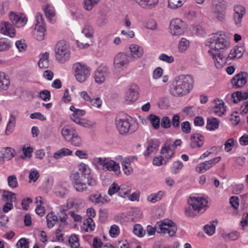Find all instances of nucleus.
<instances>
[{
	"instance_id": "13d9d810",
	"label": "nucleus",
	"mask_w": 248,
	"mask_h": 248,
	"mask_svg": "<svg viewBox=\"0 0 248 248\" xmlns=\"http://www.w3.org/2000/svg\"><path fill=\"white\" fill-rule=\"evenodd\" d=\"M119 186H120L116 183H112L110 186H109L108 193L109 196H112L113 195L116 194V193H119Z\"/></svg>"
},
{
	"instance_id": "4be33fe9",
	"label": "nucleus",
	"mask_w": 248,
	"mask_h": 248,
	"mask_svg": "<svg viewBox=\"0 0 248 248\" xmlns=\"http://www.w3.org/2000/svg\"><path fill=\"white\" fill-rule=\"evenodd\" d=\"M0 33L12 38L15 36L16 31L11 24L5 22L0 25Z\"/></svg>"
},
{
	"instance_id": "f3484780",
	"label": "nucleus",
	"mask_w": 248,
	"mask_h": 248,
	"mask_svg": "<svg viewBox=\"0 0 248 248\" xmlns=\"http://www.w3.org/2000/svg\"><path fill=\"white\" fill-rule=\"evenodd\" d=\"M233 10V19L235 25L239 28L241 26L242 19L246 14V10L245 7L240 4L235 5Z\"/></svg>"
},
{
	"instance_id": "5701e85b",
	"label": "nucleus",
	"mask_w": 248,
	"mask_h": 248,
	"mask_svg": "<svg viewBox=\"0 0 248 248\" xmlns=\"http://www.w3.org/2000/svg\"><path fill=\"white\" fill-rule=\"evenodd\" d=\"M190 147L192 148H200L204 143V137L199 133L192 134L190 136Z\"/></svg>"
},
{
	"instance_id": "7c9ffc66",
	"label": "nucleus",
	"mask_w": 248,
	"mask_h": 248,
	"mask_svg": "<svg viewBox=\"0 0 248 248\" xmlns=\"http://www.w3.org/2000/svg\"><path fill=\"white\" fill-rule=\"evenodd\" d=\"M131 57L134 58H140L143 55V49L138 45L132 44L129 47Z\"/></svg>"
},
{
	"instance_id": "2eb2a0df",
	"label": "nucleus",
	"mask_w": 248,
	"mask_h": 248,
	"mask_svg": "<svg viewBox=\"0 0 248 248\" xmlns=\"http://www.w3.org/2000/svg\"><path fill=\"white\" fill-rule=\"evenodd\" d=\"M138 86L135 83L129 85L125 91L124 98L127 104L132 103L139 98Z\"/></svg>"
},
{
	"instance_id": "c85d7f7f",
	"label": "nucleus",
	"mask_w": 248,
	"mask_h": 248,
	"mask_svg": "<svg viewBox=\"0 0 248 248\" xmlns=\"http://www.w3.org/2000/svg\"><path fill=\"white\" fill-rule=\"evenodd\" d=\"M10 85V79L8 75L5 72L0 71V89L7 90Z\"/></svg>"
},
{
	"instance_id": "39448f33",
	"label": "nucleus",
	"mask_w": 248,
	"mask_h": 248,
	"mask_svg": "<svg viewBox=\"0 0 248 248\" xmlns=\"http://www.w3.org/2000/svg\"><path fill=\"white\" fill-rule=\"evenodd\" d=\"M155 226L158 232L167 233L170 237L174 236L177 230L176 224L169 219H164L157 221Z\"/></svg>"
},
{
	"instance_id": "6ab92c4d",
	"label": "nucleus",
	"mask_w": 248,
	"mask_h": 248,
	"mask_svg": "<svg viewBox=\"0 0 248 248\" xmlns=\"http://www.w3.org/2000/svg\"><path fill=\"white\" fill-rule=\"evenodd\" d=\"M248 75L246 72H241L235 75L232 79V84L235 88L243 87L247 82Z\"/></svg>"
},
{
	"instance_id": "79ce46f5",
	"label": "nucleus",
	"mask_w": 248,
	"mask_h": 248,
	"mask_svg": "<svg viewBox=\"0 0 248 248\" xmlns=\"http://www.w3.org/2000/svg\"><path fill=\"white\" fill-rule=\"evenodd\" d=\"M12 42L7 38H0V52L6 51L11 47Z\"/></svg>"
},
{
	"instance_id": "c9c22d12",
	"label": "nucleus",
	"mask_w": 248,
	"mask_h": 248,
	"mask_svg": "<svg viewBox=\"0 0 248 248\" xmlns=\"http://www.w3.org/2000/svg\"><path fill=\"white\" fill-rule=\"evenodd\" d=\"M217 224V221H213L205 225L203 227L204 232L209 236H212L215 233L216 226Z\"/></svg>"
},
{
	"instance_id": "09e8293b",
	"label": "nucleus",
	"mask_w": 248,
	"mask_h": 248,
	"mask_svg": "<svg viewBox=\"0 0 248 248\" xmlns=\"http://www.w3.org/2000/svg\"><path fill=\"white\" fill-rule=\"evenodd\" d=\"M148 118L155 129H157L159 127L160 119L159 116L151 114Z\"/></svg>"
},
{
	"instance_id": "49530a36",
	"label": "nucleus",
	"mask_w": 248,
	"mask_h": 248,
	"mask_svg": "<svg viewBox=\"0 0 248 248\" xmlns=\"http://www.w3.org/2000/svg\"><path fill=\"white\" fill-rule=\"evenodd\" d=\"M2 199L7 202H13L16 200V196L14 193L9 191L4 190L2 194Z\"/></svg>"
},
{
	"instance_id": "1a4fd4ad",
	"label": "nucleus",
	"mask_w": 248,
	"mask_h": 248,
	"mask_svg": "<svg viewBox=\"0 0 248 248\" xmlns=\"http://www.w3.org/2000/svg\"><path fill=\"white\" fill-rule=\"evenodd\" d=\"M35 27L33 31L34 38L38 41L44 39L46 35V26L43 18L42 15L38 13L35 16Z\"/></svg>"
},
{
	"instance_id": "5fc2aeb1",
	"label": "nucleus",
	"mask_w": 248,
	"mask_h": 248,
	"mask_svg": "<svg viewBox=\"0 0 248 248\" xmlns=\"http://www.w3.org/2000/svg\"><path fill=\"white\" fill-rule=\"evenodd\" d=\"M141 8L148 9L154 7L158 3V0H144Z\"/></svg>"
},
{
	"instance_id": "0eeeda50",
	"label": "nucleus",
	"mask_w": 248,
	"mask_h": 248,
	"mask_svg": "<svg viewBox=\"0 0 248 248\" xmlns=\"http://www.w3.org/2000/svg\"><path fill=\"white\" fill-rule=\"evenodd\" d=\"M93 162L96 166H100L106 170H120L119 163L110 157H95Z\"/></svg>"
},
{
	"instance_id": "a19ab883",
	"label": "nucleus",
	"mask_w": 248,
	"mask_h": 248,
	"mask_svg": "<svg viewBox=\"0 0 248 248\" xmlns=\"http://www.w3.org/2000/svg\"><path fill=\"white\" fill-rule=\"evenodd\" d=\"M164 195V192L162 191H160L155 193H153L150 195L147 200L149 202L152 203H155L156 202L160 201Z\"/></svg>"
},
{
	"instance_id": "cd10ccee",
	"label": "nucleus",
	"mask_w": 248,
	"mask_h": 248,
	"mask_svg": "<svg viewBox=\"0 0 248 248\" xmlns=\"http://www.w3.org/2000/svg\"><path fill=\"white\" fill-rule=\"evenodd\" d=\"M245 48L243 46H235L232 49L228 55L229 60H232L234 58L239 59L243 56Z\"/></svg>"
},
{
	"instance_id": "ddd939ff",
	"label": "nucleus",
	"mask_w": 248,
	"mask_h": 248,
	"mask_svg": "<svg viewBox=\"0 0 248 248\" xmlns=\"http://www.w3.org/2000/svg\"><path fill=\"white\" fill-rule=\"evenodd\" d=\"M227 4L224 1L218 2L214 5L213 14L215 17L220 21L226 19Z\"/></svg>"
},
{
	"instance_id": "f704fd0d",
	"label": "nucleus",
	"mask_w": 248,
	"mask_h": 248,
	"mask_svg": "<svg viewBox=\"0 0 248 248\" xmlns=\"http://www.w3.org/2000/svg\"><path fill=\"white\" fill-rule=\"evenodd\" d=\"M40 60L38 62V66L40 68L46 69L49 67V56L48 52H45L42 54Z\"/></svg>"
},
{
	"instance_id": "dca6fc26",
	"label": "nucleus",
	"mask_w": 248,
	"mask_h": 248,
	"mask_svg": "<svg viewBox=\"0 0 248 248\" xmlns=\"http://www.w3.org/2000/svg\"><path fill=\"white\" fill-rule=\"evenodd\" d=\"M9 18L12 23L17 28L24 26L28 21L27 17L22 13L11 12L9 14Z\"/></svg>"
},
{
	"instance_id": "bf43d9fd",
	"label": "nucleus",
	"mask_w": 248,
	"mask_h": 248,
	"mask_svg": "<svg viewBox=\"0 0 248 248\" xmlns=\"http://www.w3.org/2000/svg\"><path fill=\"white\" fill-rule=\"evenodd\" d=\"M101 199L102 196L99 193L92 194L89 197V200L95 204H100L102 203L101 200Z\"/></svg>"
},
{
	"instance_id": "9d476101",
	"label": "nucleus",
	"mask_w": 248,
	"mask_h": 248,
	"mask_svg": "<svg viewBox=\"0 0 248 248\" xmlns=\"http://www.w3.org/2000/svg\"><path fill=\"white\" fill-rule=\"evenodd\" d=\"M186 24L181 19H172L170 24V32L172 36H179L183 35L186 30Z\"/></svg>"
},
{
	"instance_id": "f8f14e48",
	"label": "nucleus",
	"mask_w": 248,
	"mask_h": 248,
	"mask_svg": "<svg viewBox=\"0 0 248 248\" xmlns=\"http://www.w3.org/2000/svg\"><path fill=\"white\" fill-rule=\"evenodd\" d=\"M132 61V57L124 52L118 53L114 57L113 64L115 68L123 70L127 67Z\"/></svg>"
},
{
	"instance_id": "bb28decb",
	"label": "nucleus",
	"mask_w": 248,
	"mask_h": 248,
	"mask_svg": "<svg viewBox=\"0 0 248 248\" xmlns=\"http://www.w3.org/2000/svg\"><path fill=\"white\" fill-rule=\"evenodd\" d=\"M159 142L157 140H151L148 141L146 151L144 152L145 156H149L154 152L158 150L159 147Z\"/></svg>"
},
{
	"instance_id": "0e129e2a",
	"label": "nucleus",
	"mask_w": 248,
	"mask_h": 248,
	"mask_svg": "<svg viewBox=\"0 0 248 248\" xmlns=\"http://www.w3.org/2000/svg\"><path fill=\"white\" fill-rule=\"evenodd\" d=\"M234 145V140L230 138L226 140L224 143V150L227 152H230Z\"/></svg>"
},
{
	"instance_id": "4c0bfd02",
	"label": "nucleus",
	"mask_w": 248,
	"mask_h": 248,
	"mask_svg": "<svg viewBox=\"0 0 248 248\" xmlns=\"http://www.w3.org/2000/svg\"><path fill=\"white\" fill-rule=\"evenodd\" d=\"M76 131V130L73 127L65 126L62 128L61 134L65 140H69L71 138V136L72 137Z\"/></svg>"
},
{
	"instance_id": "c03bdc74",
	"label": "nucleus",
	"mask_w": 248,
	"mask_h": 248,
	"mask_svg": "<svg viewBox=\"0 0 248 248\" xmlns=\"http://www.w3.org/2000/svg\"><path fill=\"white\" fill-rule=\"evenodd\" d=\"M76 123L79 124L83 127L87 128L93 127L96 125V123L94 122H91L88 120L81 118L80 119H75Z\"/></svg>"
},
{
	"instance_id": "603ef678",
	"label": "nucleus",
	"mask_w": 248,
	"mask_h": 248,
	"mask_svg": "<svg viewBox=\"0 0 248 248\" xmlns=\"http://www.w3.org/2000/svg\"><path fill=\"white\" fill-rule=\"evenodd\" d=\"M120 233V227L116 225L113 224L110 227L109 230V234L112 238H116L119 235Z\"/></svg>"
},
{
	"instance_id": "8fccbe9b",
	"label": "nucleus",
	"mask_w": 248,
	"mask_h": 248,
	"mask_svg": "<svg viewBox=\"0 0 248 248\" xmlns=\"http://www.w3.org/2000/svg\"><path fill=\"white\" fill-rule=\"evenodd\" d=\"M44 11L46 17L48 19L50 22L51 19L55 16V12L54 8L50 5H46L44 8Z\"/></svg>"
},
{
	"instance_id": "a878e982",
	"label": "nucleus",
	"mask_w": 248,
	"mask_h": 248,
	"mask_svg": "<svg viewBox=\"0 0 248 248\" xmlns=\"http://www.w3.org/2000/svg\"><path fill=\"white\" fill-rule=\"evenodd\" d=\"M221 159L220 157H217L209 161H205L200 163L197 167V170H207L213 166L217 163Z\"/></svg>"
},
{
	"instance_id": "052dcab7",
	"label": "nucleus",
	"mask_w": 248,
	"mask_h": 248,
	"mask_svg": "<svg viewBox=\"0 0 248 248\" xmlns=\"http://www.w3.org/2000/svg\"><path fill=\"white\" fill-rule=\"evenodd\" d=\"M88 104L94 107L100 108L102 106V100L98 97L95 98L91 97Z\"/></svg>"
},
{
	"instance_id": "58836bf2",
	"label": "nucleus",
	"mask_w": 248,
	"mask_h": 248,
	"mask_svg": "<svg viewBox=\"0 0 248 248\" xmlns=\"http://www.w3.org/2000/svg\"><path fill=\"white\" fill-rule=\"evenodd\" d=\"M72 155V151L66 148H63L56 151L53 155V157L58 159L65 156L71 155Z\"/></svg>"
},
{
	"instance_id": "4468645a",
	"label": "nucleus",
	"mask_w": 248,
	"mask_h": 248,
	"mask_svg": "<svg viewBox=\"0 0 248 248\" xmlns=\"http://www.w3.org/2000/svg\"><path fill=\"white\" fill-rule=\"evenodd\" d=\"M208 53L214 60L216 67L218 69L222 68L228 62L229 58L227 54L217 53V52H214L213 50H209Z\"/></svg>"
},
{
	"instance_id": "f03ea898",
	"label": "nucleus",
	"mask_w": 248,
	"mask_h": 248,
	"mask_svg": "<svg viewBox=\"0 0 248 248\" xmlns=\"http://www.w3.org/2000/svg\"><path fill=\"white\" fill-rule=\"evenodd\" d=\"M194 79L189 74H180L175 76L172 81L170 93L174 96H183L190 93L193 88Z\"/></svg>"
},
{
	"instance_id": "473e14b6",
	"label": "nucleus",
	"mask_w": 248,
	"mask_h": 248,
	"mask_svg": "<svg viewBox=\"0 0 248 248\" xmlns=\"http://www.w3.org/2000/svg\"><path fill=\"white\" fill-rule=\"evenodd\" d=\"M118 196L123 198H126L129 196L131 191L130 185L124 184L119 186Z\"/></svg>"
},
{
	"instance_id": "3c124183",
	"label": "nucleus",
	"mask_w": 248,
	"mask_h": 248,
	"mask_svg": "<svg viewBox=\"0 0 248 248\" xmlns=\"http://www.w3.org/2000/svg\"><path fill=\"white\" fill-rule=\"evenodd\" d=\"M70 139L71 140V143L73 145L77 147L81 146L82 144V139L76 132L73 134Z\"/></svg>"
},
{
	"instance_id": "393cba45",
	"label": "nucleus",
	"mask_w": 248,
	"mask_h": 248,
	"mask_svg": "<svg viewBox=\"0 0 248 248\" xmlns=\"http://www.w3.org/2000/svg\"><path fill=\"white\" fill-rule=\"evenodd\" d=\"M0 154V157L4 162L5 160H10L13 158L16 155V152L14 149L10 147H6L1 149Z\"/></svg>"
},
{
	"instance_id": "de8ad7c7",
	"label": "nucleus",
	"mask_w": 248,
	"mask_h": 248,
	"mask_svg": "<svg viewBox=\"0 0 248 248\" xmlns=\"http://www.w3.org/2000/svg\"><path fill=\"white\" fill-rule=\"evenodd\" d=\"M223 237L227 241H235L240 237V233L236 231L222 234Z\"/></svg>"
},
{
	"instance_id": "2f4dec72",
	"label": "nucleus",
	"mask_w": 248,
	"mask_h": 248,
	"mask_svg": "<svg viewBox=\"0 0 248 248\" xmlns=\"http://www.w3.org/2000/svg\"><path fill=\"white\" fill-rule=\"evenodd\" d=\"M95 227V223L93 219L87 218L86 219L81 226V230L86 232H92Z\"/></svg>"
},
{
	"instance_id": "b1692460",
	"label": "nucleus",
	"mask_w": 248,
	"mask_h": 248,
	"mask_svg": "<svg viewBox=\"0 0 248 248\" xmlns=\"http://www.w3.org/2000/svg\"><path fill=\"white\" fill-rule=\"evenodd\" d=\"M17 115L18 111L17 110H14L11 113L10 119L5 130V133L7 135H10L14 131L16 125V118Z\"/></svg>"
},
{
	"instance_id": "20e7f679",
	"label": "nucleus",
	"mask_w": 248,
	"mask_h": 248,
	"mask_svg": "<svg viewBox=\"0 0 248 248\" xmlns=\"http://www.w3.org/2000/svg\"><path fill=\"white\" fill-rule=\"evenodd\" d=\"M206 44L213 50L214 52L225 50L230 47V43L223 31H218L212 34L206 42Z\"/></svg>"
},
{
	"instance_id": "4d7b16f0",
	"label": "nucleus",
	"mask_w": 248,
	"mask_h": 248,
	"mask_svg": "<svg viewBox=\"0 0 248 248\" xmlns=\"http://www.w3.org/2000/svg\"><path fill=\"white\" fill-rule=\"evenodd\" d=\"M99 0H84V8L87 10H91L96 5Z\"/></svg>"
},
{
	"instance_id": "6e6552de",
	"label": "nucleus",
	"mask_w": 248,
	"mask_h": 248,
	"mask_svg": "<svg viewBox=\"0 0 248 248\" xmlns=\"http://www.w3.org/2000/svg\"><path fill=\"white\" fill-rule=\"evenodd\" d=\"M55 52L57 60L61 63L64 62L70 56V51L64 40L57 42L55 47Z\"/></svg>"
},
{
	"instance_id": "423d86ee",
	"label": "nucleus",
	"mask_w": 248,
	"mask_h": 248,
	"mask_svg": "<svg viewBox=\"0 0 248 248\" xmlns=\"http://www.w3.org/2000/svg\"><path fill=\"white\" fill-rule=\"evenodd\" d=\"M73 68L76 79L81 83L87 80L91 72V68L83 62H76L73 64Z\"/></svg>"
},
{
	"instance_id": "ea45409f",
	"label": "nucleus",
	"mask_w": 248,
	"mask_h": 248,
	"mask_svg": "<svg viewBox=\"0 0 248 248\" xmlns=\"http://www.w3.org/2000/svg\"><path fill=\"white\" fill-rule=\"evenodd\" d=\"M58 221V217L53 212L49 213L46 216L47 225L48 228H52Z\"/></svg>"
},
{
	"instance_id": "aec40b11",
	"label": "nucleus",
	"mask_w": 248,
	"mask_h": 248,
	"mask_svg": "<svg viewBox=\"0 0 248 248\" xmlns=\"http://www.w3.org/2000/svg\"><path fill=\"white\" fill-rule=\"evenodd\" d=\"M175 150L173 148L171 143L166 141L160 151V154L164 158L169 159L175 155Z\"/></svg>"
},
{
	"instance_id": "864d4df0",
	"label": "nucleus",
	"mask_w": 248,
	"mask_h": 248,
	"mask_svg": "<svg viewBox=\"0 0 248 248\" xmlns=\"http://www.w3.org/2000/svg\"><path fill=\"white\" fill-rule=\"evenodd\" d=\"M69 244L72 248H78L80 244L78 235L76 234L72 235L69 239Z\"/></svg>"
},
{
	"instance_id": "6e6d98bb",
	"label": "nucleus",
	"mask_w": 248,
	"mask_h": 248,
	"mask_svg": "<svg viewBox=\"0 0 248 248\" xmlns=\"http://www.w3.org/2000/svg\"><path fill=\"white\" fill-rule=\"evenodd\" d=\"M133 232L139 237H142L145 232L140 224H137L133 227Z\"/></svg>"
},
{
	"instance_id": "72a5a7b5",
	"label": "nucleus",
	"mask_w": 248,
	"mask_h": 248,
	"mask_svg": "<svg viewBox=\"0 0 248 248\" xmlns=\"http://www.w3.org/2000/svg\"><path fill=\"white\" fill-rule=\"evenodd\" d=\"M220 121L214 117H210L207 119L206 128L210 131L215 130L219 127Z\"/></svg>"
},
{
	"instance_id": "a18cd8bd",
	"label": "nucleus",
	"mask_w": 248,
	"mask_h": 248,
	"mask_svg": "<svg viewBox=\"0 0 248 248\" xmlns=\"http://www.w3.org/2000/svg\"><path fill=\"white\" fill-rule=\"evenodd\" d=\"M189 46V42L185 38H182L178 46V51L180 52L186 51Z\"/></svg>"
},
{
	"instance_id": "a211bd4d",
	"label": "nucleus",
	"mask_w": 248,
	"mask_h": 248,
	"mask_svg": "<svg viewBox=\"0 0 248 248\" xmlns=\"http://www.w3.org/2000/svg\"><path fill=\"white\" fill-rule=\"evenodd\" d=\"M108 75L109 69L108 67L101 65L94 72V78L95 81L98 84H101L105 81Z\"/></svg>"
},
{
	"instance_id": "774afa93",
	"label": "nucleus",
	"mask_w": 248,
	"mask_h": 248,
	"mask_svg": "<svg viewBox=\"0 0 248 248\" xmlns=\"http://www.w3.org/2000/svg\"><path fill=\"white\" fill-rule=\"evenodd\" d=\"M9 186L11 188H15L17 186L18 183L16 177L15 175H10L8 178Z\"/></svg>"
},
{
	"instance_id": "7ed1b4c3",
	"label": "nucleus",
	"mask_w": 248,
	"mask_h": 248,
	"mask_svg": "<svg viewBox=\"0 0 248 248\" xmlns=\"http://www.w3.org/2000/svg\"><path fill=\"white\" fill-rule=\"evenodd\" d=\"M70 178L74 188L78 192L86 191L88 186H94L97 184V178L88 171H75Z\"/></svg>"
},
{
	"instance_id": "37998d69",
	"label": "nucleus",
	"mask_w": 248,
	"mask_h": 248,
	"mask_svg": "<svg viewBox=\"0 0 248 248\" xmlns=\"http://www.w3.org/2000/svg\"><path fill=\"white\" fill-rule=\"evenodd\" d=\"M186 0H168V7L172 9H176L182 7Z\"/></svg>"
},
{
	"instance_id": "e2e57ef3",
	"label": "nucleus",
	"mask_w": 248,
	"mask_h": 248,
	"mask_svg": "<svg viewBox=\"0 0 248 248\" xmlns=\"http://www.w3.org/2000/svg\"><path fill=\"white\" fill-rule=\"evenodd\" d=\"M16 246L17 248H29L28 240L25 238H21L17 241Z\"/></svg>"
},
{
	"instance_id": "680f3d73",
	"label": "nucleus",
	"mask_w": 248,
	"mask_h": 248,
	"mask_svg": "<svg viewBox=\"0 0 248 248\" xmlns=\"http://www.w3.org/2000/svg\"><path fill=\"white\" fill-rule=\"evenodd\" d=\"M244 95L248 96V94L246 93H242L241 92H237L232 93V97L233 98V102L235 103H237L238 101L244 99Z\"/></svg>"
},
{
	"instance_id": "e433bc0d",
	"label": "nucleus",
	"mask_w": 248,
	"mask_h": 248,
	"mask_svg": "<svg viewBox=\"0 0 248 248\" xmlns=\"http://www.w3.org/2000/svg\"><path fill=\"white\" fill-rule=\"evenodd\" d=\"M70 110L73 112V114L71 116V119L75 122H76L75 119H80V117L83 116L85 114V111L83 109H78L76 108L74 106H71L70 107Z\"/></svg>"
},
{
	"instance_id": "338daca9",
	"label": "nucleus",
	"mask_w": 248,
	"mask_h": 248,
	"mask_svg": "<svg viewBox=\"0 0 248 248\" xmlns=\"http://www.w3.org/2000/svg\"><path fill=\"white\" fill-rule=\"evenodd\" d=\"M181 129L183 132L186 134L190 133L191 130V125L188 121H185L181 124Z\"/></svg>"
},
{
	"instance_id": "69168bd1",
	"label": "nucleus",
	"mask_w": 248,
	"mask_h": 248,
	"mask_svg": "<svg viewBox=\"0 0 248 248\" xmlns=\"http://www.w3.org/2000/svg\"><path fill=\"white\" fill-rule=\"evenodd\" d=\"M82 32L87 37L89 38L93 36V29L91 26L87 25L84 27Z\"/></svg>"
},
{
	"instance_id": "f257e3e1",
	"label": "nucleus",
	"mask_w": 248,
	"mask_h": 248,
	"mask_svg": "<svg viewBox=\"0 0 248 248\" xmlns=\"http://www.w3.org/2000/svg\"><path fill=\"white\" fill-rule=\"evenodd\" d=\"M209 199L203 194H193L187 199L184 209L185 215L193 218L201 212H204L209 206Z\"/></svg>"
},
{
	"instance_id": "9b49d317",
	"label": "nucleus",
	"mask_w": 248,
	"mask_h": 248,
	"mask_svg": "<svg viewBox=\"0 0 248 248\" xmlns=\"http://www.w3.org/2000/svg\"><path fill=\"white\" fill-rule=\"evenodd\" d=\"M132 118L131 117H126L125 118L116 119L115 124L117 130L122 135L125 134L128 132H133L132 125L131 124Z\"/></svg>"
},
{
	"instance_id": "c756f323",
	"label": "nucleus",
	"mask_w": 248,
	"mask_h": 248,
	"mask_svg": "<svg viewBox=\"0 0 248 248\" xmlns=\"http://www.w3.org/2000/svg\"><path fill=\"white\" fill-rule=\"evenodd\" d=\"M214 111L217 115L219 116H221L224 114L226 111V107L222 100H215Z\"/></svg>"
},
{
	"instance_id": "412c9836",
	"label": "nucleus",
	"mask_w": 248,
	"mask_h": 248,
	"mask_svg": "<svg viewBox=\"0 0 248 248\" xmlns=\"http://www.w3.org/2000/svg\"><path fill=\"white\" fill-rule=\"evenodd\" d=\"M116 160L121 161L122 165L123 170H133L131 164L134 160H137V157L136 156H130L127 157H125L124 159L123 158L122 155H117L115 157Z\"/></svg>"
}]
</instances>
